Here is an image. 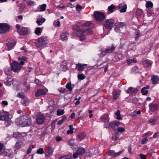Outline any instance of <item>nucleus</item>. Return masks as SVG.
I'll use <instances>...</instances> for the list:
<instances>
[{"instance_id": "nucleus-1", "label": "nucleus", "mask_w": 159, "mask_h": 159, "mask_svg": "<svg viewBox=\"0 0 159 159\" xmlns=\"http://www.w3.org/2000/svg\"><path fill=\"white\" fill-rule=\"evenodd\" d=\"M31 119L30 117L25 116H22L16 119V123L18 125L22 127L28 126L31 124Z\"/></svg>"}, {"instance_id": "nucleus-2", "label": "nucleus", "mask_w": 159, "mask_h": 159, "mask_svg": "<svg viewBox=\"0 0 159 159\" xmlns=\"http://www.w3.org/2000/svg\"><path fill=\"white\" fill-rule=\"evenodd\" d=\"M2 114H3L0 116V120H4L5 124L6 126L7 127L11 123V120L10 119L12 118V116L7 111H4L3 112H2Z\"/></svg>"}, {"instance_id": "nucleus-3", "label": "nucleus", "mask_w": 159, "mask_h": 159, "mask_svg": "<svg viewBox=\"0 0 159 159\" xmlns=\"http://www.w3.org/2000/svg\"><path fill=\"white\" fill-rule=\"evenodd\" d=\"M84 33L87 34H92V31L90 29H87L86 30L84 29H80L77 31V35L81 41H84L86 38Z\"/></svg>"}, {"instance_id": "nucleus-4", "label": "nucleus", "mask_w": 159, "mask_h": 159, "mask_svg": "<svg viewBox=\"0 0 159 159\" xmlns=\"http://www.w3.org/2000/svg\"><path fill=\"white\" fill-rule=\"evenodd\" d=\"M48 43V40L47 38L44 37H41L38 39V41L36 43V46L37 48L42 49Z\"/></svg>"}, {"instance_id": "nucleus-5", "label": "nucleus", "mask_w": 159, "mask_h": 159, "mask_svg": "<svg viewBox=\"0 0 159 159\" xmlns=\"http://www.w3.org/2000/svg\"><path fill=\"white\" fill-rule=\"evenodd\" d=\"M115 50V47L113 46L109 47L105 49H102L101 52L100 57H103L107 53L112 52Z\"/></svg>"}, {"instance_id": "nucleus-6", "label": "nucleus", "mask_w": 159, "mask_h": 159, "mask_svg": "<svg viewBox=\"0 0 159 159\" xmlns=\"http://www.w3.org/2000/svg\"><path fill=\"white\" fill-rule=\"evenodd\" d=\"M120 124V122L119 121L115 120L108 123H106L104 124V127L106 128L111 127L113 130H115L116 127L118 126Z\"/></svg>"}, {"instance_id": "nucleus-7", "label": "nucleus", "mask_w": 159, "mask_h": 159, "mask_svg": "<svg viewBox=\"0 0 159 159\" xmlns=\"http://www.w3.org/2000/svg\"><path fill=\"white\" fill-rule=\"evenodd\" d=\"M11 70L15 72H19L21 68V66L16 61H13L11 65Z\"/></svg>"}, {"instance_id": "nucleus-8", "label": "nucleus", "mask_w": 159, "mask_h": 159, "mask_svg": "<svg viewBox=\"0 0 159 159\" xmlns=\"http://www.w3.org/2000/svg\"><path fill=\"white\" fill-rule=\"evenodd\" d=\"M115 23V20L113 19L106 20L104 27L106 29L111 30L112 28Z\"/></svg>"}, {"instance_id": "nucleus-9", "label": "nucleus", "mask_w": 159, "mask_h": 159, "mask_svg": "<svg viewBox=\"0 0 159 159\" xmlns=\"http://www.w3.org/2000/svg\"><path fill=\"white\" fill-rule=\"evenodd\" d=\"M93 15L95 19L97 20L102 21L104 20L105 19L104 13L98 11H94Z\"/></svg>"}, {"instance_id": "nucleus-10", "label": "nucleus", "mask_w": 159, "mask_h": 159, "mask_svg": "<svg viewBox=\"0 0 159 159\" xmlns=\"http://www.w3.org/2000/svg\"><path fill=\"white\" fill-rule=\"evenodd\" d=\"M13 138L18 139H27V134L25 133H22L20 134L19 132H15L13 133Z\"/></svg>"}, {"instance_id": "nucleus-11", "label": "nucleus", "mask_w": 159, "mask_h": 159, "mask_svg": "<svg viewBox=\"0 0 159 159\" xmlns=\"http://www.w3.org/2000/svg\"><path fill=\"white\" fill-rule=\"evenodd\" d=\"M9 29V25L5 23H0V33L4 34Z\"/></svg>"}, {"instance_id": "nucleus-12", "label": "nucleus", "mask_w": 159, "mask_h": 159, "mask_svg": "<svg viewBox=\"0 0 159 159\" xmlns=\"http://www.w3.org/2000/svg\"><path fill=\"white\" fill-rule=\"evenodd\" d=\"M16 43V42L14 39H7L6 45L7 47L8 50H10L13 48Z\"/></svg>"}, {"instance_id": "nucleus-13", "label": "nucleus", "mask_w": 159, "mask_h": 159, "mask_svg": "<svg viewBox=\"0 0 159 159\" xmlns=\"http://www.w3.org/2000/svg\"><path fill=\"white\" fill-rule=\"evenodd\" d=\"M138 91L137 88L130 87L126 91V92L130 94H133L136 93Z\"/></svg>"}, {"instance_id": "nucleus-14", "label": "nucleus", "mask_w": 159, "mask_h": 159, "mask_svg": "<svg viewBox=\"0 0 159 159\" xmlns=\"http://www.w3.org/2000/svg\"><path fill=\"white\" fill-rule=\"evenodd\" d=\"M60 70L66 71L68 69L67 66V62L66 61H62L59 67Z\"/></svg>"}, {"instance_id": "nucleus-15", "label": "nucleus", "mask_w": 159, "mask_h": 159, "mask_svg": "<svg viewBox=\"0 0 159 159\" xmlns=\"http://www.w3.org/2000/svg\"><path fill=\"white\" fill-rule=\"evenodd\" d=\"M46 94V91L43 89H39L37 90L35 93L36 97H38L42 95H44Z\"/></svg>"}, {"instance_id": "nucleus-16", "label": "nucleus", "mask_w": 159, "mask_h": 159, "mask_svg": "<svg viewBox=\"0 0 159 159\" xmlns=\"http://www.w3.org/2000/svg\"><path fill=\"white\" fill-rule=\"evenodd\" d=\"M45 118L43 115H39L37 116L36 118L37 122L39 124H41L43 122Z\"/></svg>"}, {"instance_id": "nucleus-17", "label": "nucleus", "mask_w": 159, "mask_h": 159, "mask_svg": "<svg viewBox=\"0 0 159 159\" xmlns=\"http://www.w3.org/2000/svg\"><path fill=\"white\" fill-rule=\"evenodd\" d=\"M120 93V90H114L113 91V100H116L119 97Z\"/></svg>"}, {"instance_id": "nucleus-18", "label": "nucleus", "mask_w": 159, "mask_h": 159, "mask_svg": "<svg viewBox=\"0 0 159 159\" xmlns=\"http://www.w3.org/2000/svg\"><path fill=\"white\" fill-rule=\"evenodd\" d=\"M108 115L107 114H105L101 117V120L103 121L105 124L108 123L109 121Z\"/></svg>"}, {"instance_id": "nucleus-19", "label": "nucleus", "mask_w": 159, "mask_h": 159, "mask_svg": "<svg viewBox=\"0 0 159 159\" xmlns=\"http://www.w3.org/2000/svg\"><path fill=\"white\" fill-rule=\"evenodd\" d=\"M86 152L85 149L81 147H80L78 148L76 152H77L78 155H81L84 154Z\"/></svg>"}, {"instance_id": "nucleus-20", "label": "nucleus", "mask_w": 159, "mask_h": 159, "mask_svg": "<svg viewBox=\"0 0 159 159\" xmlns=\"http://www.w3.org/2000/svg\"><path fill=\"white\" fill-rule=\"evenodd\" d=\"M158 105L156 104L150 103L149 105L150 110L152 112L156 111L158 108Z\"/></svg>"}, {"instance_id": "nucleus-21", "label": "nucleus", "mask_w": 159, "mask_h": 159, "mask_svg": "<svg viewBox=\"0 0 159 159\" xmlns=\"http://www.w3.org/2000/svg\"><path fill=\"white\" fill-rule=\"evenodd\" d=\"M117 7L118 9H120V11L121 13H123L126 11L127 6L126 4H124L122 6L120 4Z\"/></svg>"}, {"instance_id": "nucleus-22", "label": "nucleus", "mask_w": 159, "mask_h": 159, "mask_svg": "<svg viewBox=\"0 0 159 159\" xmlns=\"http://www.w3.org/2000/svg\"><path fill=\"white\" fill-rule=\"evenodd\" d=\"M152 64V62L149 60H146L143 62V64L144 66L146 67H151Z\"/></svg>"}, {"instance_id": "nucleus-23", "label": "nucleus", "mask_w": 159, "mask_h": 159, "mask_svg": "<svg viewBox=\"0 0 159 159\" xmlns=\"http://www.w3.org/2000/svg\"><path fill=\"white\" fill-rule=\"evenodd\" d=\"M23 145V142L21 140H18V141H17L15 146V148H16L17 149H19L21 148V146Z\"/></svg>"}, {"instance_id": "nucleus-24", "label": "nucleus", "mask_w": 159, "mask_h": 159, "mask_svg": "<svg viewBox=\"0 0 159 159\" xmlns=\"http://www.w3.org/2000/svg\"><path fill=\"white\" fill-rule=\"evenodd\" d=\"M68 34L67 32L63 33L61 36V39L62 41H65L68 39Z\"/></svg>"}, {"instance_id": "nucleus-25", "label": "nucleus", "mask_w": 159, "mask_h": 159, "mask_svg": "<svg viewBox=\"0 0 159 159\" xmlns=\"http://www.w3.org/2000/svg\"><path fill=\"white\" fill-rule=\"evenodd\" d=\"M13 80L12 79H7L5 81V84L7 86H9L13 84Z\"/></svg>"}, {"instance_id": "nucleus-26", "label": "nucleus", "mask_w": 159, "mask_h": 159, "mask_svg": "<svg viewBox=\"0 0 159 159\" xmlns=\"http://www.w3.org/2000/svg\"><path fill=\"white\" fill-rule=\"evenodd\" d=\"M152 80L153 84L158 83L159 81V78L157 76H153L152 77Z\"/></svg>"}, {"instance_id": "nucleus-27", "label": "nucleus", "mask_w": 159, "mask_h": 159, "mask_svg": "<svg viewBox=\"0 0 159 159\" xmlns=\"http://www.w3.org/2000/svg\"><path fill=\"white\" fill-rule=\"evenodd\" d=\"M28 32L27 29L25 28H22L19 32L20 34L21 35H25Z\"/></svg>"}, {"instance_id": "nucleus-28", "label": "nucleus", "mask_w": 159, "mask_h": 159, "mask_svg": "<svg viewBox=\"0 0 159 159\" xmlns=\"http://www.w3.org/2000/svg\"><path fill=\"white\" fill-rule=\"evenodd\" d=\"M115 7L113 4H111L109 6L108 8L109 13H112L114 11V9H115Z\"/></svg>"}, {"instance_id": "nucleus-29", "label": "nucleus", "mask_w": 159, "mask_h": 159, "mask_svg": "<svg viewBox=\"0 0 159 159\" xmlns=\"http://www.w3.org/2000/svg\"><path fill=\"white\" fill-rule=\"evenodd\" d=\"M76 69L78 71H82L83 70L84 67H83L82 64L79 63L76 65Z\"/></svg>"}, {"instance_id": "nucleus-30", "label": "nucleus", "mask_w": 159, "mask_h": 159, "mask_svg": "<svg viewBox=\"0 0 159 159\" xmlns=\"http://www.w3.org/2000/svg\"><path fill=\"white\" fill-rule=\"evenodd\" d=\"M157 117H154L148 120L149 123L152 125H154L156 124Z\"/></svg>"}, {"instance_id": "nucleus-31", "label": "nucleus", "mask_w": 159, "mask_h": 159, "mask_svg": "<svg viewBox=\"0 0 159 159\" xmlns=\"http://www.w3.org/2000/svg\"><path fill=\"white\" fill-rule=\"evenodd\" d=\"M42 29L39 27H38L35 29L34 31V33L36 35H40L42 33Z\"/></svg>"}, {"instance_id": "nucleus-32", "label": "nucleus", "mask_w": 159, "mask_h": 159, "mask_svg": "<svg viewBox=\"0 0 159 159\" xmlns=\"http://www.w3.org/2000/svg\"><path fill=\"white\" fill-rule=\"evenodd\" d=\"M115 26H117L120 29L124 27H125V23L122 22H120L118 24L115 23Z\"/></svg>"}, {"instance_id": "nucleus-33", "label": "nucleus", "mask_w": 159, "mask_h": 159, "mask_svg": "<svg viewBox=\"0 0 159 159\" xmlns=\"http://www.w3.org/2000/svg\"><path fill=\"white\" fill-rule=\"evenodd\" d=\"M69 129L67 131V134H72L73 133V131L74 129L72 125H70L69 126Z\"/></svg>"}, {"instance_id": "nucleus-34", "label": "nucleus", "mask_w": 159, "mask_h": 159, "mask_svg": "<svg viewBox=\"0 0 159 159\" xmlns=\"http://www.w3.org/2000/svg\"><path fill=\"white\" fill-rule=\"evenodd\" d=\"M45 20L46 19L45 18H41L40 20H37L36 22L39 25H41L45 21Z\"/></svg>"}, {"instance_id": "nucleus-35", "label": "nucleus", "mask_w": 159, "mask_h": 159, "mask_svg": "<svg viewBox=\"0 0 159 159\" xmlns=\"http://www.w3.org/2000/svg\"><path fill=\"white\" fill-rule=\"evenodd\" d=\"M108 156H111L114 157L115 152L114 150H109L108 152Z\"/></svg>"}, {"instance_id": "nucleus-36", "label": "nucleus", "mask_w": 159, "mask_h": 159, "mask_svg": "<svg viewBox=\"0 0 159 159\" xmlns=\"http://www.w3.org/2000/svg\"><path fill=\"white\" fill-rule=\"evenodd\" d=\"M115 115L116 116V119L118 120H121L122 118L120 116V111L119 110H117L116 112L115 113Z\"/></svg>"}, {"instance_id": "nucleus-37", "label": "nucleus", "mask_w": 159, "mask_h": 159, "mask_svg": "<svg viewBox=\"0 0 159 159\" xmlns=\"http://www.w3.org/2000/svg\"><path fill=\"white\" fill-rule=\"evenodd\" d=\"M153 6L152 3L151 1H148L146 2V7L147 8L149 7L152 8Z\"/></svg>"}, {"instance_id": "nucleus-38", "label": "nucleus", "mask_w": 159, "mask_h": 159, "mask_svg": "<svg viewBox=\"0 0 159 159\" xmlns=\"http://www.w3.org/2000/svg\"><path fill=\"white\" fill-rule=\"evenodd\" d=\"M66 117L65 116H63L61 120H59L57 123V125H60L63 123L66 120Z\"/></svg>"}, {"instance_id": "nucleus-39", "label": "nucleus", "mask_w": 159, "mask_h": 159, "mask_svg": "<svg viewBox=\"0 0 159 159\" xmlns=\"http://www.w3.org/2000/svg\"><path fill=\"white\" fill-rule=\"evenodd\" d=\"M86 135V134L84 133H80L78 135V138L79 139H82L85 138Z\"/></svg>"}, {"instance_id": "nucleus-40", "label": "nucleus", "mask_w": 159, "mask_h": 159, "mask_svg": "<svg viewBox=\"0 0 159 159\" xmlns=\"http://www.w3.org/2000/svg\"><path fill=\"white\" fill-rule=\"evenodd\" d=\"M66 88L68 89L69 91H72V88L71 85V84L70 83H68L67 84L66 86Z\"/></svg>"}, {"instance_id": "nucleus-41", "label": "nucleus", "mask_w": 159, "mask_h": 159, "mask_svg": "<svg viewBox=\"0 0 159 159\" xmlns=\"http://www.w3.org/2000/svg\"><path fill=\"white\" fill-rule=\"evenodd\" d=\"M44 152L43 149L42 148H40L37 151L36 153L38 154H42Z\"/></svg>"}, {"instance_id": "nucleus-42", "label": "nucleus", "mask_w": 159, "mask_h": 159, "mask_svg": "<svg viewBox=\"0 0 159 159\" xmlns=\"http://www.w3.org/2000/svg\"><path fill=\"white\" fill-rule=\"evenodd\" d=\"M84 26H90V27L92 28L94 27V25L91 23L90 22H87L85 23L84 25H83Z\"/></svg>"}, {"instance_id": "nucleus-43", "label": "nucleus", "mask_w": 159, "mask_h": 159, "mask_svg": "<svg viewBox=\"0 0 159 159\" xmlns=\"http://www.w3.org/2000/svg\"><path fill=\"white\" fill-rule=\"evenodd\" d=\"M137 61V60L136 59L134 58L133 59H128L126 60V62L128 64H129L132 62L135 63Z\"/></svg>"}, {"instance_id": "nucleus-44", "label": "nucleus", "mask_w": 159, "mask_h": 159, "mask_svg": "<svg viewBox=\"0 0 159 159\" xmlns=\"http://www.w3.org/2000/svg\"><path fill=\"white\" fill-rule=\"evenodd\" d=\"M68 144L70 146L72 147L76 145V143L74 142L73 140H69Z\"/></svg>"}, {"instance_id": "nucleus-45", "label": "nucleus", "mask_w": 159, "mask_h": 159, "mask_svg": "<svg viewBox=\"0 0 159 159\" xmlns=\"http://www.w3.org/2000/svg\"><path fill=\"white\" fill-rule=\"evenodd\" d=\"M65 111L63 110L58 109L57 111V115L58 116H60L64 114Z\"/></svg>"}, {"instance_id": "nucleus-46", "label": "nucleus", "mask_w": 159, "mask_h": 159, "mask_svg": "<svg viewBox=\"0 0 159 159\" xmlns=\"http://www.w3.org/2000/svg\"><path fill=\"white\" fill-rule=\"evenodd\" d=\"M135 39L136 40L138 39L139 37L140 36V33L139 31L136 30V31L135 32Z\"/></svg>"}, {"instance_id": "nucleus-47", "label": "nucleus", "mask_w": 159, "mask_h": 159, "mask_svg": "<svg viewBox=\"0 0 159 159\" xmlns=\"http://www.w3.org/2000/svg\"><path fill=\"white\" fill-rule=\"evenodd\" d=\"M148 91L147 89H145V88H143L141 89V93L143 95H146L148 94Z\"/></svg>"}, {"instance_id": "nucleus-48", "label": "nucleus", "mask_w": 159, "mask_h": 159, "mask_svg": "<svg viewBox=\"0 0 159 159\" xmlns=\"http://www.w3.org/2000/svg\"><path fill=\"white\" fill-rule=\"evenodd\" d=\"M34 148V147L33 145H30L28 149L26 151V153L27 154H29L32 151V149Z\"/></svg>"}, {"instance_id": "nucleus-49", "label": "nucleus", "mask_w": 159, "mask_h": 159, "mask_svg": "<svg viewBox=\"0 0 159 159\" xmlns=\"http://www.w3.org/2000/svg\"><path fill=\"white\" fill-rule=\"evenodd\" d=\"M143 10L140 9H137L136 10V13L137 16H140L142 13Z\"/></svg>"}, {"instance_id": "nucleus-50", "label": "nucleus", "mask_w": 159, "mask_h": 159, "mask_svg": "<svg viewBox=\"0 0 159 159\" xmlns=\"http://www.w3.org/2000/svg\"><path fill=\"white\" fill-rule=\"evenodd\" d=\"M59 159H72V156H64L60 157Z\"/></svg>"}, {"instance_id": "nucleus-51", "label": "nucleus", "mask_w": 159, "mask_h": 159, "mask_svg": "<svg viewBox=\"0 0 159 159\" xmlns=\"http://www.w3.org/2000/svg\"><path fill=\"white\" fill-rule=\"evenodd\" d=\"M132 71L134 73H138L139 72L138 67L137 66H135L132 68Z\"/></svg>"}, {"instance_id": "nucleus-52", "label": "nucleus", "mask_w": 159, "mask_h": 159, "mask_svg": "<svg viewBox=\"0 0 159 159\" xmlns=\"http://www.w3.org/2000/svg\"><path fill=\"white\" fill-rule=\"evenodd\" d=\"M46 5L45 4H43L40 6V8L41 11H44L46 9Z\"/></svg>"}, {"instance_id": "nucleus-53", "label": "nucleus", "mask_w": 159, "mask_h": 159, "mask_svg": "<svg viewBox=\"0 0 159 159\" xmlns=\"http://www.w3.org/2000/svg\"><path fill=\"white\" fill-rule=\"evenodd\" d=\"M78 79L83 80L85 78V76L83 74H78L77 75Z\"/></svg>"}, {"instance_id": "nucleus-54", "label": "nucleus", "mask_w": 159, "mask_h": 159, "mask_svg": "<svg viewBox=\"0 0 159 159\" xmlns=\"http://www.w3.org/2000/svg\"><path fill=\"white\" fill-rule=\"evenodd\" d=\"M21 104L23 105L26 106L28 104V102L25 99H23L21 101Z\"/></svg>"}, {"instance_id": "nucleus-55", "label": "nucleus", "mask_w": 159, "mask_h": 159, "mask_svg": "<svg viewBox=\"0 0 159 159\" xmlns=\"http://www.w3.org/2000/svg\"><path fill=\"white\" fill-rule=\"evenodd\" d=\"M80 22H77L76 23V25L75 26H74L73 27V29L74 30H76V31L79 30V29H78V27H79V25H80ZM80 29H79L80 30Z\"/></svg>"}, {"instance_id": "nucleus-56", "label": "nucleus", "mask_w": 159, "mask_h": 159, "mask_svg": "<svg viewBox=\"0 0 159 159\" xmlns=\"http://www.w3.org/2000/svg\"><path fill=\"white\" fill-rule=\"evenodd\" d=\"M124 151V150H122V151L119 152H118L117 153L115 152V156H114V157H117L118 156L120 155L122 153H123Z\"/></svg>"}, {"instance_id": "nucleus-57", "label": "nucleus", "mask_w": 159, "mask_h": 159, "mask_svg": "<svg viewBox=\"0 0 159 159\" xmlns=\"http://www.w3.org/2000/svg\"><path fill=\"white\" fill-rule=\"evenodd\" d=\"M35 82L37 85L40 86L41 85V82L38 79H36L35 80Z\"/></svg>"}, {"instance_id": "nucleus-58", "label": "nucleus", "mask_w": 159, "mask_h": 159, "mask_svg": "<svg viewBox=\"0 0 159 159\" xmlns=\"http://www.w3.org/2000/svg\"><path fill=\"white\" fill-rule=\"evenodd\" d=\"M11 70L9 68H5L4 70V72L5 74L7 75H9L10 74V71Z\"/></svg>"}, {"instance_id": "nucleus-59", "label": "nucleus", "mask_w": 159, "mask_h": 159, "mask_svg": "<svg viewBox=\"0 0 159 159\" xmlns=\"http://www.w3.org/2000/svg\"><path fill=\"white\" fill-rule=\"evenodd\" d=\"M18 59L19 61L22 60L24 61L26 60L27 58L25 57L22 56L21 57H19L18 58Z\"/></svg>"}, {"instance_id": "nucleus-60", "label": "nucleus", "mask_w": 159, "mask_h": 159, "mask_svg": "<svg viewBox=\"0 0 159 159\" xmlns=\"http://www.w3.org/2000/svg\"><path fill=\"white\" fill-rule=\"evenodd\" d=\"M23 86L25 87L27 90H28L29 88V85L28 84L27 82H25L23 84Z\"/></svg>"}, {"instance_id": "nucleus-61", "label": "nucleus", "mask_w": 159, "mask_h": 159, "mask_svg": "<svg viewBox=\"0 0 159 159\" xmlns=\"http://www.w3.org/2000/svg\"><path fill=\"white\" fill-rule=\"evenodd\" d=\"M17 97L20 98H24V94L22 93H19L17 94Z\"/></svg>"}, {"instance_id": "nucleus-62", "label": "nucleus", "mask_w": 159, "mask_h": 159, "mask_svg": "<svg viewBox=\"0 0 159 159\" xmlns=\"http://www.w3.org/2000/svg\"><path fill=\"white\" fill-rule=\"evenodd\" d=\"M117 130L118 132H123L125 131V129L123 127H119Z\"/></svg>"}, {"instance_id": "nucleus-63", "label": "nucleus", "mask_w": 159, "mask_h": 159, "mask_svg": "<svg viewBox=\"0 0 159 159\" xmlns=\"http://www.w3.org/2000/svg\"><path fill=\"white\" fill-rule=\"evenodd\" d=\"M159 137V133L156 132L153 135V138L154 139L158 138Z\"/></svg>"}, {"instance_id": "nucleus-64", "label": "nucleus", "mask_w": 159, "mask_h": 159, "mask_svg": "<svg viewBox=\"0 0 159 159\" xmlns=\"http://www.w3.org/2000/svg\"><path fill=\"white\" fill-rule=\"evenodd\" d=\"M138 102V99L136 98H134L132 100V102L134 103H137Z\"/></svg>"}]
</instances>
